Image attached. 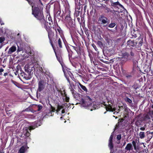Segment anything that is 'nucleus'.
Wrapping results in <instances>:
<instances>
[{
    "label": "nucleus",
    "mask_w": 153,
    "mask_h": 153,
    "mask_svg": "<svg viewBox=\"0 0 153 153\" xmlns=\"http://www.w3.org/2000/svg\"><path fill=\"white\" fill-rule=\"evenodd\" d=\"M81 103L82 107L90 109L91 111L93 110L92 107H93V109H96L95 106L94 105H92V101L88 97H86L85 99H82L81 101Z\"/></svg>",
    "instance_id": "f257e3e1"
},
{
    "label": "nucleus",
    "mask_w": 153,
    "mask_h": 153,
    "mask_svg": "<svg viewBox=\"0 0 153 153\" xmlns=\"http://www.w3.org/2000/svg\"><path fill=\"white\" fill-rule=\"evenodd\" d=\"M32 9V14L37 19L41 20L43 19V15L42 12L40 11L38 7H34L33 5H31Z\"/></svg>",
    "instance_id": "f03ea898"
},
{
    "label": "nucleus",
    "mask_w": 153,
    "mask_h": 153,
    "mask_svg": "<svg viewBox=\"0 0 153 153\" xmlns=\"http://www.w3.org/2000/svg\"><path fill=\"white\" fill-rule=\"evenodd\" d=\"M36 127L38 126L36 125L35 126H30L24 128L23 129V134L22 135H24V136H25L26 137H29L30 135V132L31 130L35 129L36 128Z\"/></svg>",
    "instance_id": "7ed1b4c3"
},
{
    "label": "nucleus",
    "mask_w": 153,
    "mask_h": 153,
    "mask_svg": "<svg viewBox=\"0 0 153 153\" xmlns=\"http://www.w3.org/2000/svg\"><path fill=\"white\" fill-rule=\"evenodd\" d=\"M45 87V85L43 80H41L39 82L38 87L37 89V91L41 92L42 91Z\"/></svg>",
    "instance_id": "20e7f679"
},
{
    "label": "nucleus",
    "mask_w": 153,
    "mask_h": 153,
    "mask_svg": "<svg viewBox=\"0 0 153 153\" xmlns=\"http://www.w3.org/2000/svg\"><path fill=\"white\" fill-rule=\"evenodd\" d=\"M136 42L133 40H128L127 43V47L130 48H132L136 45Z\"/></svg>",
    "instance_id": "39448f33"
},
{
    "label": "nucleus",
    "mask_w": 153,
    "mask_h": 153,
    "mask_svg": "<svg viewBox=\"0 0 153 153\" xmlns=\"http://www.w3.org/2000/svg\"><path fill=\"white\" fill-rule=\"evenodd\" d=\"M27 144L22 146L18 152V153H25L29 147L27 145Z\"/></svg>",
    "instance_id": "423d86ee"
},
{
    "label": "nucleus",
    "mask_w": 153,
    "mask_h": 153,
    "mask_svg": "<svg viewBox=\"0 0 153 153\" xmlns=\"http://www.w3.org/2000/svg\"><path fill=\"white\" fill-rule=\"evenodd\" d=\"M132 59V57H130V55L128 53H124L123 55L122 59H124L123 60H122L123 61H124L125 62L128 59Z\"/></svg>",
    "instance_id": "0eeeda50"
},
{
    "label": "nucleus",
    "mask_w": 153,
    "mask_h": 153,
    "mask_svg": "<svg viewBox=\"0 0 153 153\" xmlns=\"http://www.w3.org/2000/svg\"><path fill=\"white\" fill-rule=\"evenodd\" d=\"M105 108L106 110L107 111H112L113 112L115 110V108H113L111 106L110 104H108L107 105L106 104L105 105Z\"/></svg>",
    "instance_id": "6e6552de"
},
{
    "label": "nucleus",
    "mask_w": 153,
    "mask_h": 153,
    "mask_svg": "<svg viewBox=\"0 0 153 153\" xmlns=\"http://www.w3.org/2000/svg\"><path fill=\"white\" fill-rule=\"evenodd\" d=\"M16 50V48L15 46H13L9 49L8 53L9 54L12 53L13 52L15 51Z\"/></svg>",
    "instance_id": "1a4fd4ad"
},
{
    "label": "nucleus",
    "mask_w": 153,
    "mask_h": 153,
    "mask_svg": "<svg viewBox=\"0 0 153 153\" xmlns=\"http://www.w3.org/2000/svg\"><path fill=\"white\" fill-rule=\"evenodd\" d=\"M100 20L102 22V23L106 24L107 22L108 19L103 16H101L100 18Z\"/></svg>",
    "instance_id": "9d476101"
},
{
    "label": "nucleus",
    "mask_w": 153,
    "mask_h": 153,
    "mask_svg": "<svg viewBox=\"0 0 153 153\" xmlns=\"http://www.w3.org/2000/svg\"><path fill=\"white\" fill-rule=\"evenodd\" d=\"M56 110L55 108L51 105V108L50 109V112L48 113V115H50L51 116H52V113L54 112Z\"/></svg>",
    "instance_id": "9b49d317"
},
{
    "label": "nucleus",
    "mask_w": 153,
    "mask_h": 153,
    "mask_svg": "<svg viewBox=\"0 0 153 153\" xmlns=\"http://www.w3.org/2000/svg\"><path fill=\"white\" fill-rule=\"evenodd\" d=\"M78 87L79 88H81L84 91L87 92V90L86 88V87L84 86L83 85L80 83H79V85H78Z\"/></svg>",
    "instance_id": "f8f14e48"
},
{
    "label": "nucleus",
    "mask_w": 153,
    "mask_h": 153,
    "mask_svg": "<svg viewBox=\"0 0 153 153\" xmlns=\"http://www.w3.org/2000/svg\"><path fill=\"white\" fill-rule=\"evenodd\" d=\"M65 19V20L68 22H70V21L71 20V19L70 17V15L69 14L66 16Z\"/></svg>",
    "instance_id": "ddd939ff"
},
{
    "label": "nucleus",
    "mask_w": 153,
    "mask_h": 153,
    "mask_svg": "<svg viewBox=\"0 0 153 153\" xmlns=\"http://www.w3.org/2000/svg\"><path fill=\"white\" fill-rule=\"evenodd\" d=\"M139 136L140 138L141 139L145 137L144 132H140L139 133Z\"/></svg>",
    "instance_id": "4468645a"
},
{
    "label": "nucleus",
    "mask_w": 153,
    "mask_h": 153,
    "mask_svg": "<svg viewBox=\"0 0 153 153\" xmlns=\"http://www.w3.org/2000/svg\"><path fill=\"white\" fill-rule=\"evenodd\" d=\"M132 147L131 144H127L125 149L128 150H130Z\"/></svg>",
    "instance_id": "2eb2a0df"
},
{
    "label": "nucleus",
    "mask_w": 153,
    "mask_h": 153,
    "mask_svg": "<svg viewBox=\"0 0 153 153\" xmlns=\"http://www.w3.org/2000/svg\"><path fill=\"white\" fill-rule=\"evenodd\" d=\"M73 48L78 53L79 50V47L77 45H76V46H72Z\"/></svg>",
    "instance_id": "dca6fc26"
},
{
    "label": "nucleus",
    "mask_w": 153,
    "mask_h": 153,
    "mask_svg": "<svg viewBox=\"0 0 153 153\" xmlns=\"http://www.w3.org/2000/svg\"><path fill=\"white\" fill-rule=\"evenodd\" d=\"M42 107L40 105H36V108L37 109V110L38 111H40L42 108Z\"/></svg>",
    "instance_id": "f3484780"
},
{
    "label": "nucleus",
    "mask_w": 153,
    "mask_h": 153,
    "mask_svg": "<svg viewBox=\"0 0 153 153\" xmlns=\"http://www.w3.org/2000/svg\"><path fill=\"white\" fill-rule=\"evenodd\" d=\"M117 5H120V4L118 1L115 2H112L111 3V5L112 6H115Z\"/></svg>",
    "instance_id": "a211bd4d"
},
{
    "label": "nucleus",
    "mask_w": 153,
    "mask_h": 153,
    "mask_svg": "<svg viewBox=\"0 0 153 153\" xmlns=\"http://www.w3.org/2000/svg\"><path fill=\"white\" fill-rule=\"evenodd\" d=\"M58 43L59 47L60 48H62V42L61 41V39L60 38H59L58 41Z\"/></svg>",
    "instance_id": "6ab92c4d"
},
{
    "label": "nucleus",
    "mask_w": 153,
    "mask_h": 153,
    "mask_svg": "<svg viewBox=\"0 0 153 153\" xmlns=\"http://www.w3.org/2000/svg\"><path fill=\"white\" fill-rule=\"evenodd\" d=\"M125 100L128 102V103H131L132 102L131 100L128 97H126L125 99Z\"/></svg>",
    "instance_id": "aec40b11"
},
{
    "label": "nucleus",
    "mask_w": 153,
    "mask_h": 153,
    "mask_svg": "<svg viewBox=\"0 0 153 153\" xmlns=\"http://www.w3.org/2000/svg\"><path fill=\"white\" fill-rule=\"evenodd\" d=\"M63 107L62 106L58 105L57 108L56 110V112H59L61 109L63 108Z\"/></svg>",
    "instance_id": "412c9836"
},
{
    "label": "nucleus",
    "mask_w": 153,
    "mask_h": 153,
    "mask_svg": "<svg viewBox=\"0 0 153 153\" xmlns=\"http://www.w3.org/2000/svg\"><path fill=\"white\" fill-rule=\"evenodd\" d=\"M116 25V24L115 23H111L110 24H109L108 26V27L110 28H113Z\"/></svg>",
    "instance_id": "4be33fe9"
},
{
    "label": "nucleus",
    "mask_w": 153,
    "mask_h": 153,
    "mask_svg": "<svg viewBox=\"0 0 153 153\" xmlns=\"http://www.w3.org/2000/svg\"><path fill=\"white\" fill-rule=\"evenodd\" d=\"M54 52L56 54V57L57 59L59 61V62H61V59L60 58V57L59 56H58L57 55H56V53L55 52V51H54Z\"/></svg>",
    "instance_id": "5701e85b"
},
{
    "label": "nucleus",
    "mask_w": 153,
    "mask_h": 153,
    "mask_svg": "<svg viewBox=\"0 0 153 153\" xmlns=\"http://www.w3.org/2000/svg\"><path fill=\"white\" fill-rule=\"evenodd\" d=\"M97 44L100 47H102L103 46L102 43V42L100 41H98L97 42Z\"/></svg>",
    "instance_id": "b1692460"
},
{
    "label": "nucleus",
    "mask_w": 153,
    "mask_h": 153,
    "mask_svg": "<svg viewBox=\"0 0 153 153\" xmlns=\"http://www.w3.org/2000/svg\"><path fill=\"white\" fill-rule=\"evenodd\" d=\"M113 138V135L111 134V135L109 139V143H112V141Z\"/></svg>",
    "instance_id": "393cba45"
},
{
    "label": "nucleus",
    "mask_w": 153,
    "mask_h": 153,
    "mask_svg": "<svg viewBox=\"0 0 153 153\" xmlns=\"http://www.w3.org/2000/svg\"><path fill=\"white\" fill-rule=\"evenodd\" d=\"M134 147V149L135 150L138 149H139V147L138 146H136V144H133Z\"/></svg>",
    "instance_id": "a878e982"
},
{
    "label": "nucleus",
    "mask_w": 153,
    "mask_h": 153,
    "mask_svg": "<svg viewBox=\"0 0 153 153\" xmlns=\"http://www.w3.org/2000/svg\"><path fill=\"white\" fill-rule=\"evenodd\" d=\"M121 138V134H119L117 135V139L118 140H120Z\"/></svg>",
    "instance_id": "bb28decb"
},
{
    "label": "nucleus",
    "mask_w": 153,
    "mask_h": 153,
    "mask_svg": "<svg viewBox=\"0 0 153 153\" xmlns=\"http://www.w3.org/2000/svg\"><path fill=\"white\" fill-rule=\"evenodd\" d=\"M108 146L109 147L110 150H112L114 147L113 144H109Z\"/></svg>",
    "instance_id": "cd10ccee"
},
{
    "label": "nucleus",
    "mask_w": 153,
    "mask_h": 153,
    "mask_svg": "<svg viewBox=\"0 0 153 153\" xmlns=\"http://www.w3.org/2000/svg\"><path fill=\"white\" fill-rule=\"evenodd\" d=\"M5 39L3 37H0V43H1Z\"/></svg>",
    "instance_id": "c85d7f7f"
},
{
    "label": "nucleus",
    "mask_w": 153,
    "mask_h": 153,
    "mask_svg": "<svg viewBox=\"0 0 153 153\" xmlns=\"http://www.w3.org/2000/svg\"><path fill=\"white\" fill-rule=\"evenodd\" d=\"M146 127V125H144L143 127H141L140 128V130L141 131H144Z\"/></svg>",
    "instance_id": "c756f323"
},
{
    "label": "nucleus",
    "mask_w": 153,
    "mask_h": 153,
    "mask_svg": "<svg viewBox=\"0 0 153 153\" xmlns=\"http://www.w3.org/2000/svg\"><path fill=\"white\" fill-rule=\"evenodd\" d=\"M92 46H93V47L95 49V50L96 51H97L98 50L97 49V48L96 46V45H95L94 44H92Z\"/></svg>",
    "instance_id": "7c9ffc66"
},
{
    "label": "nucleus",
    "mask_w": 153,
    "mask_h": 153,
    "mask_svg": "<svg viewBox=\"0 0 153 153\" xmlns=\"http://www.w3.org/2000/svg\"><path fill=\"white\" fill-rule=\"evenodd\" d=\"M22 50V49L21 48H19V46H18V49L17 51L18 52L21 51Z\"/></svg>",
    "instance_id": "2f4dec72"
},
{
    "label": "nucleus",
    "mask_w": 153,
    "mask_h": 153,
    "mask_svg": "<svg viewBox=\"0 0 153 153\" xmlns=\"http://www.w3.org/2000/svg\"><path fill=\"white\" fill-rule=\"evenodd\" d=\"M130 54L131 55V56H130V57H131L132 58L133 56H134V53H133L132 52H131Z\"/></svg>",
    "instance_id": "473e14b6"
},
{
    "label": "nucleus",
    "mask_w": 153,
    "mask_h": 153,
    "mask_svg": "<svg viewBox=\"0 0 153 153\" xmlns=\"http://www.w3.org/2000/svg\"><path fill=\"white\" fill-rule=\"evenodd\" d=\"M4 71V69L2 68H0V75H1L2 74V72Z\"/></svg>",
    "instance_id": "72a5a7b5"
},
{
    "label": "nucleus",
    "mask_w": 153,
    "mask_h": 153,
    "mask_svg": "<svg viewBox=\"0 0 153 153\" xmlns=\"http://www.w3.org/2000/svg\"><path fill=\"white\" fill-rule=\"evenodd\" d=\"M51 20V18L50 17H48V20L49 21H50Z\"/></svg>",
    "instance_id": "f704fd0d"
},
{
    "label": "nucleus",
    "mask_w": 153,
    "mask_h": 153,
    "mask_svg": "<svg viewBox=\"0 0 153 153\" xmlns=\"http://www.w3.org/2000/svg\"><path fill=\"white\" fill-rule=\"evenodd\" d=\"M63 71L65 75L66 76V71H65L64 70H63Z\"/></svg>",
    "instance_id": "c9c22d12"
},
{
    "label": "nucleus",
    "mask_w": 153,
    "mask_h": 153,
    "mask_svg": "<svg viewBox=\"0 0 153 153\" xmlns=\"http://www.w3.org/2000/svg\"><path fill=\"white\" fill-rule=\"evenodd\" d=\"M48 36L49 38L50 39V32H49L48 33Z\"/></svg>",
    "instance_id": "e433bc0d"
},
{
    "label": "nucleus",
    "mask_w": 153,
    "mask_h": 153,
    "mask_svg": "<svg viewBox=\"0 0 153 153\" xmlns=\"http://www.w3.org/2000/svg\"><path fill=\"white\" fill-rule=\"evenodd\" d=\"M2 21H1V19H0V24L1 25H4V23H2Z\"/></svg>",
    "instance_id": "4c0bfd02"
},
{
    "label": "nucleus",
    "mask_w": 153,
    "mask_h": 153,
    "mask_svg": "<svg viewBox=\"0 0 153 153\" xmlns=\"http://www.w3.org/2000/svg\"><path fill=\"white\" fill-rule=\"evenodd\" d=\"M38 91H37L36 95V96L38 99Z\"/></svg>",
    "instance_id": "58836bf2"
},
{
    "label": "nucleus",
    "mask_w": 153,
    "mask_h": 153,
    "mask_svg": "<svg viewBox=\"0 0 153 153\" xmlns=\"http://www.w3.org/2000/svg\"><path fill=\"white\" fill-rule=\"evenodd\" d=\"M33 67V65H32V66L31 67H30V66H29L28 68V69H29V70H30V67H31V68H32V67Z\"/></svg>",
    "instance_id": "ea45409f"
},
{
    "label": "nucleus",
    "mask_w": 153,
    "mask_h": 153,
    "mask_svg": "<svg viewBox=\"0 0 153 153\" xmlns=\"http://www.w3.org/2000/svg\"><path fill=\"white\" fill-rule=\"evenodd\" d=\"M7 74H8L7 73H4V76H6L7 75Z\"/></svg>",
    "instance_id": "a19ab883"
},
{
    "label": "nucleus",
    "mask_w": 153,
    "mask_h": 153,
    "mask_svg": "<svg viewBox=\"0 0 153 153\" xmlns=\"http://www.w3.org/2000/svg\"><path fill=\"white\" fill-rule=\"evenodd\" d=\"M62 113H63L65 112V111L64 110H63L62 111Z\"/></svg>",
    "instance_id": "79ce46f5"
},
{
    "label": "nucleus",
    "mask_w": 153,
    "mask_h": 153,
    "mask_svg": "<svg viewBox=\"0 0 153 153\" xmlns=\"http://www.w3.org/2000/svg\"><path fill=\"white\" fill-rule=\"evenodd\" d=\"M71 92L73 94V93H74V91H73V90H71Z\"/></svg>",
    "instance_id": "37998d69"
},
{
    "label": "nucleus",
    "mask_w": 153,
    "mask_h": 153,
    "mask_svg": "<svg viewBox=\"0 0 153 153\" xmlns=\"http://www.w3.org/2000/svg\"><path fill=\"white\" fill-rule=\"evenodd\" d=\"M39 1L40 2V4H41L42 5V3L41 2L40 0H39Z\"/></svg>",
    "instance_id": "c03bdc74"
},
{
    "label": "nucleus",
    "mask_w": 153,
    "mask_h": 153,
    "mask_svg": "<svg viewBox=\"0 0 153 153\" xmlns=\"http://www.w3.org/2000/svg\"><path fill=\"white\" fill-rule=\"evenodd\" d=\"M69 98H67L66 99V101L67 102H68V100H69Z\"/></svg>",
    "instance_id": "a18cd8bd"
},
{
    "label": "nucleus",
    "mask_w": 153,
    "mask_h": 153,
    "mask_svg": "<svg viewBox=\"0 0 153 153\" xmlns=\"http://www.w3.org/2000/svg\"><path fill=\"white\" fill-rule=\"evenodd\" d=\"M65 106H68V105H67V103L65 104Z\"/></svg>",
    "instance_id": "49530a36"
},
{
    "label": "nucleus",
    "mask_w": 153,
    "mask_h": 153,
    "mask_svg": "<svg viewBox=\"0 0 153 153\" xmlns=\"http://www.w3.org/2000/svg\"><path fill=\"white\" fill-rule=\"evenodd\" d=\"M150 133L151 134H153V132H150Z\"/></svg>",
    "instance_id": "de8ad7c7"
},
{
    "label": "nucleus",
    "mask_w": 153,
    "mask_h": 153,
    "mask_svg": "<svg viewBox=\"0 0 153 153\" xmlns=\"http://www.w3.org/2000/svg\"><path fill=\"white\" fill-rule=\"evenodd\" d=\"M152 115H153V111H152Z\"/></svg>",
    "instance_id": "09e8293b"
},
{
    "label": "nucleus",
    "mask_w": 153,
    "mask_h": 153,
    "mask_svg": "<svg viewBox=\"0 0 153 153\" xmlns=\"http://www.w3.org/2000/svg\"><path fill=\"white\" fill-rule=\"evenodd\" d=\"M118 112L120 111V110H119V109H118Z\"/></svg>",
    "instance_id": "8fccbe9b"
},
{
    "label": "nucleus",
    "mask_w": 153,
    "mask_h": 153,
    "mask_svg": "<svg viewBox=\"0 0 153 153\" xmlns=\"http://www.w3.org/2000/svg\"><path fill=\"white\" fill-rule=\"evenodd\" d=\"M152 108H153V105H152Z\"/></svg>",
    "instance_id": "3c124183"
},
{
    "label": "nucleus",
    "mask_w": 153,
    "mask_h": 153,
    "mask_svg": "<svg viewBox=\"0 0 153 153\" xmlns=\"http://www.w3.org/2000/svg\"><path fill=\"white\" fill-rule=\"evenodd\" d=\"M132 143H134V141H133V142H132Z\"/></svg>",
    "instance_id": "603ef678"
},
{
    "label": "nucleus",
    "mask_w": 153,
    "mask_h": 153,
    "mask_svg": "<svg viewBox=\"0 0 153 153\" xmlns=\"http://www.w3.org/2000/svg\"><path fill=\"white\" fill-rule=\"evenodd\" d=\"M115 28L116 29L117 28V27H116Z\"/></svg>",
    "instance_id": "864d4df0"
},
{
    "label": "nucleus",
    "mask_w": 153,
    "mask_h": 153,
    "mask_svg": "<svg viewBox=\"0 0 153 153\" xmlns=\"http://www.w3.org/2000/svg\"><path fill=\"white\" fill-rule=\"evenodd\" d=\"M140 42V43H142V42Z\"/></svg>",
    "instance_id": "5fc2aeb1"
},
{
    "label": "nucleus",
    "mask_w": 153,
    "mask_h": 153,
    "mask_svg": "<svg viewBox=\"0 0 153 153\" xmlns=\"http://www.w3.org/2000/svg\"><path fill=\"white\" fill-rule=\"evenodd\" d=\"M140 42V43H142V42Z\"/></svg>",
    "instance_id": "6e6d98bb"
},
{
    "label": "nucleus",
    "mask_w": 153,
    "mask_h": 153,
    "mask_svg": "<svg viewBox=\"0 0 153 153\" xmlns=\"http://www.w3.org/2000/svg\"><path fill=\"white\" fill-rule=\"evenodd\" d=\"M140 42V43H142V42Z\"/></svg>",
    "instance_id": "4d7b16f0"
},
{
    "label": "nucleus",
    "mask_w": 153,
    "mask_h": 153,
    "mask_svg": "<svg viewBox=\"0 0 153 153\" xmlns=\"http://www.w3.org/2000/svg\"><path fill=\"white\" fill-rule=\"evenodd\" d=\"M143 144V145L144 146H145L144 145V144Z\"/></svg>",
    "instance_id": "13d9d810"
},
{
    "label": "nucleus",
    "mask_w": 153,
    "mask_h": 153,
    "mask_svg": "<svg viewBox=\"0 0 153 153\" xmlns=\"http://www.w3.org/2000/svg\"><path fill=\"white\" fill-rule=\"evenodd\" d=\"M115 11L116 12H117L118 11Z\"/></svg>",
    "instance_id": "bf43d9fd"
},
{
    "label": "nucleus",
    "mask_w": 153,
    "mask_h": 153,
    "mask_svg": "<svg viewBox=\"0 0 153 153\" xmlns=\"http://www.w3.org/2000/svg\"><path fill=\"white\" fill-rule=\"evenodd\" d=\"M0 153H1V152H0Z\"/></svg>",
    "instance_id": "052dcab7"
}]
</instances>
